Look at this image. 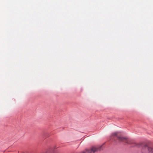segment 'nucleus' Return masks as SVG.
Returning a JSON list of instances; mask_svg holds the SVG:
<instances>
[{
  "label": "nucleus",
  "mask_w": 153,
  "mask_h": 153,
  "mask_svg": "<svg viewBox=\"0 0 153 153\" xmlns=\"http://www.w3.org/2000/svg\"><path fill=\"white\" fill-rule=\"evenodd\" d=\"M119 141L125 142L128 144H134V146H136L137 144L132 140L129 139L126 137H118Z\"/></svg>",
  "instance_id": "obj_1"
},
{
  "label": "nucleus",
  "mask_w": 153,
  "mask_h": 153,
  "mask_svg": "<svg viewBox=\"0 0 153 153\" xmlns=\"http://www.w3.org/2000/svg\"><path fill=\"white\" fill-rule=\"evenodd\" d=\"M142 152L143 153H153V147L145 144L142 148Z\"/></svg>",
  "instance_id": "obj_2"
},
{
  "label": "nucleus",
  "mask_w": 153,
  "mask_h": 153,
  "mask_svg": "<svg viewBox=\"0 0 153 153\" xmlns=\"http://www.w3.org/2000/svg\"><path fill=\"white\" fill-rule=\"evenodd\" d=\"M119 133L118 132H115L112 134V136L113 137H116L117 138V140L119 141L118 137H119L118 136Z\"/></svg>",
  "instance_id": "obj_3"
}]
</instances>
